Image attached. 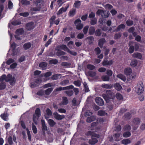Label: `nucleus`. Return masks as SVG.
<instances>
[{"instance_id": "f257e3e1", "label": "nucleus", "mask_w": 145, "mask_h": 145, "mask_svg": "<svg viewBox=\"0 0 145 145\" xmlns=\"http://www.w3.org/2000/svg\"><path fill=\"white\" fill-rule=\"evenodd\" d=\"M129 47L128 51L129 53L132 54L134 50L137 51L139 49V45L136 42L133 41H130L128 44Z\"/></svg>"}, {"instance_id": "f03ea898", "label": "nucleus", "mask_w": 145, "mask_h": 145, "mask_svg": "<svg viewBox=\"0 0 145 145\" xmlns=\"http://www.w3.org/2000/svg\"><path fill=\"white\" fill-rule=\"evenodd\" d=\"M141 120V118L136 117L134 118L132 120V126L133 127V129L134 130H136L138 128V125L140 123Z\"/></svg>"}, {"instance_id": "7ed1b4c3", "label": "nucleus", "mask_w": 145, "mask_h": 145, "mask_svg": "<svg viewBox=\"0 0 145 145\" xmlns=\"http://www.w3.org/2000/svg\"><path fill=\"white\" fill-rule=\"evenodd\" d=\"M144 89L143 83L140 82L138 84L137 87L135 89V91L137 94H139L143 93Z\"/></svg>"}, {"instance_id": "20e7f679", "label": "nucleus", "mask_w": 145, "mask_h": 145, "mask_svg": "<svg viewBox=\"0 0 145 145\" xmlns=\"http://www.w3.org/2000/svg\"><path fill=\"white\" fill-rule=\"evenodd\" d=\"M35 27L34 23L33 22H30L26 24L25 28L28 31H31Z\"/></svg>"}, {"instance_id": "39448f33", "label": "nucleus", "mask_w": 145, "mask_h": 145, "mask_svg": "<svg viewBox=\"0 0 145 145\" xmlns=\"http://www.w3.org/2000/svg\"><path fill=\"white\" fill-rule=\"evenodd\" d=\"M106 13L103 10L101 9H99L96 12V14L98 15H101V16L104 18H107L108 17L107 15L108 13L107 12L106 14Z\"/></svg>"}, {"instance_id": "423d86ee", "label": "nucleus", "mask_w": 145, "mask_h": 145, "mask_svg": "<svg viewBox=\"0 0 145 145\" xmlns=\"http://www.w3.org/2000/svg\"><path fill=\"white\" fill-rule=\"evenodd\" d=\"M85 135L87 136H91V138L99 137V136L98 135L96 134L95 131H88L85 132Z\"/></svg>"}, {"instance_id": "0eeeda50", "label": "nucleus", "mask_w": 145, "mask_h": 145, "mask_svg": "<svg viewBox=\"0 0 145 145\" xmlns=\"http://www.w3.org/2000/svg\"><path fill=\"white\" fill-rule=\"evenodd\" d=\"M74 87L73 85H71L64 87H59L56 88V89L55 90L56 91H61L62 90H64L67 89H72L74 88Z\"/></svg>"}, {"instance_id": "6e6552de", "label": "nucleus", "mask_w": 145, "mask_h": 145, "mask_svg": "<svg viewBox=\"0 0 145 145\" xmlns=\"http://www.w3.org/2000/svg\"><path fill=\"white\" fill-rule=\"evenodd\" d=\"M9 114L6 111L2 114L0 115V117L1 118L5 121H7L9 120Z\"/></svg>"}, {"instance_id": "1a4fd4ad", "label": "nucleus", "mask_w": 145, "mask_h": 145, "mask_svg": "<svg viewBox=\"0 0 145 145\" xmlns=\"http://www.w3.org/2000/svg\"><path fill=\"white\" fill-rule=\"evenodd\" d=\"M95 101L96 103L99 106H102L104 105V102L103 99L100 97H96Z\"/></svg>"}, {"instance_id": "9d476101", "label": "nucleus", "mask_w": 145, "mask_h": 145, "mask_svg": "<svg viewBox=\"0 0 145 145\" xmlns=\"http://www.w3.org/2000/svg\"><path fill=\"white\" fill-rule=\"evenodd\" d=\"M53 114L54 117L57 120H61L64 119L65 117L64 115H60L56 112L54 113Z\"/></svg>"}, {"instance_id": "9b49d317", "label": "nucleus", "mask_w": 145, "mask_h": 145, "mask_svg": "<svg viewBox=\"0 0 145 145\" xmlns=\"http://www.w3.org/2000/svg\"><path fill=\"white\" fill-rule=\"evenodd\" d=\"M113 63L112 60L108 61L107 60L104 59L102 63V65L103 66L110 65Z\"/></svg>"}, {"instance_id": "f8f14e48", "label": "nucleus", "mask_w": 145, "mask_h": 145, "mask_svg": "<svg viewBox=\"0 0 145 145\" xmlns=\"http://www.w3.org/2000/svg\"><path fill=\"white\" fill-rule=\"evenodd\" d=\"M68 7L69 5L67 7H65V8H64L63 7L61 8L57 13V15H59L61 14L63 12H65L67 11Z\"/></svg>"}, {"instance_id": "ddd939ff", "label": "nucleus", "mask_w": 145, "mask_h": 145, "mask_svg": "<svg viewBox=\"0 0 145 145\" xmlns=\"http://www.w3.org/2000/svg\"><path fill=\"white\" fill-rule=\"evenodd\" d=\"M69 103V101L67 98L65 97H63L62 98V101L61 103L59 104V105H66Z\"/></svg>"}, {"instance_id": "4468645a", "label": "nucleus", "mask_w": 145, "mask_h": 145, "mask_svg": "<svg viewBox=\"0 0 145 145\" xmlns=\"http://www.w3.org/2000/svg\"><path fill=\"white\" fill-rule=\"evenodd\" d=\"M98 141V140L97 138H91V139L89 140L88 142L89 144L93 145L97 143Z\"/></svg>"}, {"instance_id": "2eb2a0df", "label": "nucleus", "mask_w": 145, "mask_h": 145, "mask_svg": "<svg viewBox=\"0 0 145 145\" xmlns=\"http://www.w3.org/2000/svg\"><path fill=\"white\" fill-rule=\"evenodd\" d=\"M106 42V40L104 38H101L100 39L99 41L98 45L101 48H102L103 47L104 44Z\"/></svg>"}, {"instance_id": "dca6fc26", "label": "nucleus", "mask_w": 145, "mask_h": 145, "mask_svg": "<svg viewBox=\"0 0 145 145\" xmlns=\"http://www.w3.org/2000/svg\"><path fill=\"white\" fill-rule=\"evenodd\" d=\"M57 48L63 50L65 51H67L68 49V48L65 44H63L59 46H57Z\"/></svg>"}, {"instance_id": "f3484780", "label": "nucleus", "mask_w": 145, "mask_h": 145, "mask_svg": "<svg viewBox=\"0 0 145 145\" xmlns=\"http://www.w3.org/2000/svg\"><path fill=\"white\" fill-rule=\"evenodd\" d=\"M123 117L126 120H128L131 118L132 115L130 112H127L125 114Z\"/></svg>"}, {"instance_id": "a211bd4d", "label": "nucleus", "mask_w": 145, "mask_h": 145, "mask_svg": "<svg viewBox=\"0 0 145 145\" xmlns=\"http://www.w3.org/2000/svg\"><path fill=\"white\" fill-rule=\"evenodd\" d=\"M124 73L127 76L131 74L132 72V70L130 68H127L124 70Z\"/></svg>"}, {"instance_id": "6ab92c4d", "label": "nucleus", "mask_w": 145, "mask_h": 145, "mask_svg": "<svg viewBox=\"0 0 145 145\" xmlns=\"http://www.w3.org/2000/svg\"><path fill=\"white\" fill-rule=\"evenodd\" d=\"M76 13V9L75 8H73L72 9L70 10L69 12V16L72 17L74 16Z\"/></svg>"}, {"instance_id": "aec40b11", "label": "nucleus", "mask_w": 145, "mask_h": 145, "mask_svg": "<svg viewBox=\"0 0 145 145\" xmlns=\"http://www.w3.org/2000/svg\"><path fill=\"white\" fill-rule=\"evenodd\" d=\"M56 50L57 51L56 53V54L57 56H60L62 55H64L66 54V53L63 51H61L59 49L57 48Z\"/></svg>"}, {"instance_id": "412c9836", "label": "nucleus", "mask_w": 145, "mask_h": 145, "mask_svg": "<svg viewBox=\"0 0 145 145\" xmlns=\"http://www.w3.org/2000/svg\"><path fill=\"white\" fill-rule=\"evenodd\" d=\"M88 117L86 120V121L88 123H91L95 121L96 119L95 117L94 116H91L90 117L89 116Z\"/></svg>"}, {"instance_id": "4be33fe9", "label": "nucleus", "mask_w": 145, "mask_h": 145, "mask_svg": "<svg viewBox=\"0 0 145 145\" xmlns=\"http://www.w3.org/2000/svg\"><path fill=\"white\" fill-rule=\"evenodd\" d=\"M35 4L37 7L39 8L40 10L42 5V0H36Z\"/></svg>"}, {"instance_id": "5701e85b", "label": "nucleus", "mask_w": 145, "mask_h": 145, "mask_svg": "<svg viewBox=\"0 0 145 145\" xmlns=\"http://www.w3.org/2000/svg\"><path fill=\"white\" fill-rule=\"evenodd\" d=\"M102 96L107 103L109 101L110 98L109 95L108 94L103 93L102 94Z\"/></svg>"}, {"instance_id": "b1692460", "label": "nucleus", "mask_w": 145, "mask_h": 145, "mask_svg": "<svg viewBox=\"0 0 145 145\" xmlns=\"http://www.w3.org/2000/svg\"><path fill=\"white\" fill-rule=\"evenodd\" d=\"M115 88L118 91H120L122 88V87L120 84L116 83L114 84V86Z\"/></svg>"}, {"instance_id": "393cba45", "label": "nucleus", "mask_w": 145, "mask_h": 145, "mask_svg": "<svg viewBox=\"0 0 145 145\" xmlns=\"http://www.w3.org/2000/svg\"><path fill=\"white\" fill-rule=\"evenodd\" d=\"M95 32V27L93 26H91L89 30V33L90 35H93Z\"/></svg>"}, {"instance_id": "a878e982", "label": "nucleus", "mask_w": 145, "mask_h": 145, "mask_svg": "<svg viewBox=\"0 0 145 145\" xmlns=\"http://www.w3.org/2000/svg\"><path fill=\"white\" fill-rule=\"evenodd\" d=\"M133 57L139 59H141L142 57L141 54L139 53H134L133 54Z\"/></svg>"}, {"instance_id": "bb28decb", "label": "nucleus", "mask_w": 145, "mask_h": 145, "mask_svg": "<svg viewBox=\"0 0 145 145\" xmlns=\"http://www.w3.org/2000/svg\"><path fill=\"white\" fill-rule=\"evenodd\" d=\"M31 44L29 42L25 43L23 45V48L25 50H27L29 49L31 46Z\"/></svg>"}, {"instance_id": "cd10ccee", "label": "nucleus", "mask_w": 145, "mask_h": 145, "mask_svg": "<svg viewBox=\"0 0 145 145\" xmlns=\"http://www.w3.org/2000/svg\"><path fill=\"white\" fill-rule=\"evenodd\" d=\"M24 33V31L22 28L17 29L16 31V33L17 35H22Z\"/></svg>"}, {"instance_id": "c85d7f7f", "label": "nucleus", "mask_w": 145, "mask_h": 145, "mask_svg": "<svg viewBox=\"0 0 145 145\" xmlns=\"http://www.w3.org/2000/svg\"><path fill=\"white\" fill-rule=\"evenodd\" d=\"M48 123L51 127H54L56 124V122L51 119H49L48 120Z\"/></svg>"}, {"instance_id": "c756f323", "label": "nucleus", "mask_w": 145, "mask_h": 145, "mask_svg": "<svg viewBox=\"0 0 145 145\" xmlns=\"http://www.w3.org/2000/svg\"><path fill=\"white\" fill-rule=\"evenodd\" d=\"M131 142V140L128 139H123L121 141V143L124 145L128 144Z\"/></svg>"}, {"instance_id": "7c9ffc66", "label": "nucleus", "mask_w": 145, "mask_h": 145, "mask_svg": "<svg viewBox=\"0 0 145 145\" xmlns=\"http://www.w3.org/2000/svg\"><path fill=\"white\" fill-rule=\"evenodd\" d=\"M41 122L42 127V130L45 131L47 130V127L45 123L44 120H41Z\"/></svg>"}, {"instance_id": "2f4dec72", "label": "nucleus", "mask_w": 145, "mask_h": 145, "mask_svg": "<svg viewBox=\"0 0 145 145\" xmlns=\"http://www.w3.org/2000/svg\"><path fill=\"white\" fill-rule=\"evenodd\" d=\"M56 16L55 15L53 16L50 19L49 22L50 24V26L54 24V22L56 18Z\"/></svg>"}, {"instance_id": "473e14b6", "label": "nucleus", "mask_w": 145, "mask_h": 145, "mask_svg": "<svg viewBox=\"0 0 145 145\" xmlns=\"http://www.w3.org/2000/svg\"><path fill=\"white\" fill-rule=\"evenodd\" d=\"M6 87V84L4 82H0V90L4 89Z\"/></svg>"}, {"instance_id": "72a5a7b5", "label": "nucleus", "mask_w": 145, "mask_h": 145, "mask_svg": "<svg viewBox=\"0 0 145 145\" xmlns=\"http://www.w3.org/2000/svg\"><path fill=\"white\" fill-rule=\"evenodd\" d=\"M125 26L124 24H121L119 25L117 27V28L115 30V31H118L120 30L121 29H124L125 28Z\"/></svg>"}, {"instance_id": "f704fd0d", "label": "nucleus", "mask_w": 145, "mask_h": 145, "mask_svg": "<svg viewBox=\"0 0 145 145\" xmlns=\"http://www.w3.org/2000/svg\"><path fill=\"white\" fill-rule=\"evenodd\" d=\"M102 88L106 89H111L112 88V85L111 84H103L102 85Z\"/></svg>"}, {"instance_id": "c9c22d12", "label": "nucleus", "mask_w": 145, "mask_h": 145, "mask_svg": "<svg viewBox=\"0 0 145 145\" xmlns=\"http://www.w3.org/2000/svg\"><path fill=\"white\" fill-rule=\"evenodd\" d=\"M53 88H49L46 89L44 92L46 95H48L50 94L53 91Z\"/></svg>"}, {"instance_id": "e433bc0d", "label": "nucleus", "mask_w": 145, "mask_h": 145, "mask_svg": "<svg viewBox=\"0 0 145 145\" xmlns=\"http://www.w3.org/2000/svg\"><path fill=\"white\" fill-rule=\"evenodd\" d=\"M102 34V31L100 29H98L95 31V34L97 36H100Z\"/></svg>"}, {"instance_id": "4c0bfd02", "label": "nucleus", "mask_w": 145, "mask_h": 145, "mask_svg": "<svg viewBox=\"0 0 145 145\" xmlns=\"http://www.w3.org/2000/svg\"><path fill=\"white\" fill-rule=\"evenodd\" d=\"M81 5L80 1H76L74 3L73 6L75 8H78Z\"/></svg>"}, {"instance_id": "58836bf2", "label": "nucleus", "mask_w": 145, "mask_h": 145, "mask_svg": "<svg viewBox=\"0 0 145 145\" xmlns=\"http://www.w3.org/2000/svg\"><path fill=\"white\" fill-rule=\"evenodd\" d=\"M137 64V61L136 59L132 60L130 63L131 66L132 67L136 66Z\"/></svg>"}, {"instance_id": "ea45409f", "label": "nucleus", "mask_w": 145, "mask_h": 145, "mask_svg": "<svg viewBox=\"0 0 145 145\" xmlns=\"http://www.w3.org/2000/svg\"><path fill=\"white\" fill-rule=\"evenodd\" d=\"M107 113H106L105 111L104 110H100L98 111L97 114L101 116H104Z\"/></svg>"}, {"instance_id": "a19ab883", "label": "nucleus", "mask_w": 145, "mask_h": 145, "mask_svg": "<svg viewBox=\"0 0 145 145\" xmlns=\"http://www.w3.org/2000/svg\"><path fill=\"white\" fill-rule=\"evenodd\" d=\"M117 77L120 78L124 82L126 80V77L122 74H118Z\"/></svg>"}, {"instance_id": "79ce46f5", "label": "nucleus", "mask_w": 145, "mask_h": 145, "mask_svg": "<svg viewBox=\"0 0 145 145\" xmlns=\"http://www.w3.org/2000/svg\"><path fill=\"white\" fill-rule=\"evenodd\" d=\"M35 114L37 116L39 117L40 116V110L39 108H37L35 110Z\"/></svg>"}, {"instance_id": "37998d69", "label": "nucleus", "mask_w": 145, "mask_h": 145, "mask_svg": "<svg viewBox=\"0 0 145 145\" xmlns=\"http://www.w3.org/2000/svg\"><path fill=\"white\" fill-rule=\"evenodd\" d=\"M120 134L118 133H117L114 134V137L115 141H120V140L119 139V138L120 136Z\"/></svg>"}, {"instance_id": "c03bdc74", "label": "nucleus", "mask_w": 145, "mask_h": 145, "mask_svg": "<svg viewBox=\"0 0 145 145\" xmlns=\"http://www.w3.org/2000/svg\"><path fill=\"white\" fill-rule=\"evenodd\" d=\"M101 79L103 81H107L110 80V77L107 75H103L101 77Z\"/></svg>"}, {"instance_id": "a18cd8bd", "label": "nucleus", "mask_w": 145, "mask_h": 145, "mask_svg": "<svg viewBox=\"0 0 145 145\" xmlns=\"http://www.w3.org/2000/svg\"><path fill=\"white\" fill-rule=\"evenodd\" d=\"M131 134L129 131H126L123 133V137L125 138H127L130 137Z\"/></svg>"}, {"instance_id": "49530a36", "label": "nucleus", "mask_w": 145, "mask_h": 145, "mask_svg": "<svg viewBox=\"0 0 145 145\" xmlns=\"http://www.w3.org/2000/svg\"><path fill=\"white\" fill-rule=\"evenodd\" d=\"M12 77V75L10 74H8L7 76L6 75L5 81L7 82H9Z\"/></svg>"}, {"instance_id": "de8ad7c7", "label": "nucleus", "mask_w": 145, "mask_h": 145, "mask_svg": "<svg viewBox=\"0 0 145 145\" xmlns=\"http://www.w3.org/2000/svg\"><path fill=\"white\" fill-rule=\"evenodd\" d=\"M88 75L91 77H94L96 75V73L95 72H93L92 71H89L88 72Z\"/></svg>"}, {"instance_id": "09e8293b", "label": "nucleus", "mask_w": 145, "mask_h": 145, "mask_svg": "<svg viewBox=\"0 0 145 145\" xmlns=\"http://www.w3.org/2000/svg\"><path fill=\"white\" fill-rule=\"evenodd\" d=\"M116 97L118 100H121L123 99L122 95L120 93H117L116 94Z\"/></svg>"}, {"instance_id": "8fccbe9b", "label": "nucleus", "mask_w": 145, "mask_h": 145, "mask_svg": "<svg viewBox=\"0 0 145 145\" xmlns=\"http://www.w3.org/2000/svg\"><path fill=\"white\" fill-rule=\"evenodd\" d=\"M83 26L84 25L83 24L80 23L76 25V28L78 30H81L83 28Z\"/></svg>"}, {"instance_id": "3c124183", "label": "nucleus", "mask_w": 145, "mask_h": 145, "mask_svg": "<svg viewBox=\"0 0 145 145\" xmlns=\"http://www.w3.org/2000/svg\"><path fill=\"white\" fill-rule=\"evenodd\" d=\"M93 113L92 112L89 110H88L86 111L85 114V116L86 117H88L91 116Z\"/></svg>"}, {"instance_id": "603ef678", "label": "nucleus", "mask_w": 145, "mask_h": 145, "mask_svg": "<svg viewBox=\"0 0 145 145\" xmlns=\"http://www.w3.org/2000/svg\"><path fill=\"white\" fill-rule=\"evenodd\" d=\"M97 20L96 18L91 20L90 21V24L91 25H94L97 23Z\"/></svg>"}, {"instance_id": "864d4df0", "label": "nucleus", "mask_w": 145, "mask_h": 145, "mask_svg": "<svg viewBox=\"0 0 145 145\" xmlns=\"http://www.w3.org/2000/svg\"><path fill=\"white\" fill-rule=\"evenodd\" d=\"M60 75V74L53 75L52 76L51 78L53 80H56L58 78L59 76Z\"/></svg>"}, {"instance_id": "5fc2aeb1", "label": "nucleus", "mask_w": 145, "mask_h": 145, "mask_svg": "<svg viewBox=\"0 0 145 145\" xmlns=\"http://www.w3.org/2000/svg\"><path fill=\"white\" fill-rule=\"evenodd\" d=\"M86 67L88 69L91 70H93L95 68V67L94 65L90 64H88Z\"/></svg>"}, {"instance_id": "6e6d98bb", "label": "nucleus", "mask_w": 145, "mask_h": 145, "mask_svg": "<svg viewBox=\"0 0 145 145\" xmlns=\"http://www.w3.org/2000/svg\"><path fill=\"white\" fill-rule=\"evenodd\" d=\"M21 2L22 5H27L30 4L29 1L26 0H22Z\"/></svg>"}, {"instance_id": "4d7b16f0", "label": "nucleus", "mask_w": 145, "mask_h": 145, "mask_svg": "<svg viewBox=\"0 0 145 145\" xmlns=\"http://www.w3.org/2000/svg\"><path fill=\"white\" fill-rule=\"evenodd\" d=\"M126 23L128 26H131L133 24V22L130 20H127L126 22Z\"/></svg>"}, {"instance_id": "13d9d810", "label": "nucleus", "mask_w": 145, "mask_h": 145, "mask_svg": "<svg viewBox=\"0 0 145 145\" xmlns=\"http://www.w3.org/2000/svg\"><path fill=\"white\" fill-rule=\"evenodd\" d=\"M123 129L125 131H129L131 129V127L129 125H126L124 126Z\"/></svg>"}, {"instance_id": "bf43d9fd", "label": "nucleus", "mask_w": 145, "mask_h": 145, "mask_svg": "<svg viewBox=\"0 0 145 145\" xmlns=\"http://www.w3.org/2000/svg\"><path fill=\"white\" fill-rule=\"evenodd\" d=\"M26 131H27V136L28 137V140L30 141L31 140V135L30 133V132L28 128H27L26 129Z\"/></svg>"}, {"instance_id": "052dcab7", "label": "nucleus", "mask_w": 145, "mask_h": 145, "mask_svg": "<svg viewBox=\"0 0 145 145\" xmlns=\"http://www.w3.org/2000/svg\"><path fill=\"white\" fill-rule=\"evenodd\" d=\"M37 94L39 96H42L44 94V91L42 89H41L37 92Z\"/></svg>"}, {"instance_id": "680f3d73", "label": "nucleus", "mask_w": 145, "mask_h": 145, "mask_svg": "<svg viewBox=\"0 0 145 145\" xmlns=\"http://www.w3.org/2000/svg\"><path fill=\"white\" fill-rule=\"evenodd\" d=\"M89 27V26L88 25H86L84 27L83 30V31L85 35H86L87 33Z\"/></svg>"}, {"instance_id": "e2e57ef3", "label": "nucleus", "mask_w": 145, "mask_h": 145, "mask_svg": "<svg viewBox=\"0 0 145 145\" xmlns=\"http://www.w3.org/2000/svg\"><path fill=\"white\" fill-rule=\"evenodd\" d=\"M15 82V78L14 77H12L9 81V83L10 85L13 86Z\"/></svg>"}, {"instance_id": "0e129e2a", "label": "nucleus", "mask_w": 145, "mask_h": 145, "mask_svg": "<svg viewBox=\"0 0 145 145\" xmlns=\"http://www.w3.org/2000/svg\"><path fill=\"white\" fill-rule=\"evenodd\" d=\"M47 64L45 62H42L40 63L39 64V66L40 67L44 68L47 66Z\"/></svg>"}, {"instance_id": "69168bd1", "label": "nucleus", "mask_w": 145, "mask_h": 145, "mask_svg": "<svg viewBox=\"0 0 145 145\" xmlns=\"http://www.w3.org/2000/svg\"><path fill=\"white\" fill-rule=\"evenodd\" d=\"M32 128L33 133L34 134L36 133H37V129L36 126L33 123L32 124Z\"/></svg>"}, {"instance_id": "338daca9", "label": "nucleus", "mask_w": 145, "mask_h": 145, "mask_svg": "<svg viewBox=\"0 0 145 145\" xmlns=\"http://www.w3.org/2000/svg\"><path fill=\"white\" fill-rule=\"evenodd\" d=\"M19 15L24 17H26L29 15V13L27 12H22L19 13Z\"/></svg>"}, {"instance_id": "774afa93", "label": "nucleus", "mask_w": 145, "mask_h": 145, "mask_svg": "<svg viewBox=\"0 0 145 145\" xmlns=\"http://www.w3.org/2000/svg\"><path fill=\"white\" fill-rule=\"evenodd\" d=\"M50 63L51 64H56L58 63V61L56 59H52L49 61Z\"/></svg>"}]
</instances>
